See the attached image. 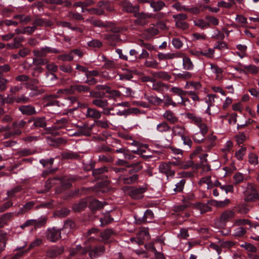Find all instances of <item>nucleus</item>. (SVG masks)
Here are the masks:
<instances>
[{
  "label": "nucleus",
  "instance_id": "f257e3e1",
  "mask_svg": "<svg viewBox=\"0 0 259 259\" xmlns=\"http://www.w3.org/2000/svg\"><path fill=\"white\" fill-rule=\"evenodd\" d=\"M47 239L52 242H55L61 238V229L55 227L48 229L46 232Z\"/></svg>",
  "mask_w": 259,
  "mask_h": 259
},
{
  "label": "nucleus",
  "instance_id": "f03ea898",
  "mask_svg": "<svg viewBox=\"0 0 259 259\" xmlns=\"http://www.w3.org/2000/svg\"><path fill=\"white\" fill-rule=\"evenodd\" d=\"M147 188L144 187L136 188L134 187H128L127 193L134 199H139L143 197V193L146 192Z\"/></svg>",
  "mask_w": 259,
  "mask_h": 259
},
{
  "label": "nucleus",
  "instance_id": "7ed1b4c3",
  "mask_svg": "<svg viewBox=\"0 0 259 259\" xmlns=\"http://www.w3.org/2000/svg\"><path fill=\"white\" fill-rule=\"evenodd\" d=\"M135 17L137 19L134 20V23L139 26H143L148 22V19L151 17L150 14L144 12H136L134 14Z\"/></svg>",
  "mask_w": 259,
  "mask_h": 259
},
{
  "label": "nucleus",
  "instance_id": "20e7f679",
  "mask_svg": "<svg viewBox=\"0 0 259 259\" xmlns=\"http://www.w3.org/2000/svg\"><path fill=\"white\" fill-rule=\"evenodd\" d=\"M258 198V194L253 186H248L245 193L244 201L246 202H253Z\"/></svg>",
  "mask_w": 259,
  "mask_h": 259
},
{
  "label": "nucleus",
  "instance_id": "39448f33",
  "mask_svg": "<svg viewBox=\"0 0 259 259\" xmlns=\"http://www.w3.org/2000/svg\"><path fill=\"white\" fill-rule=\"evenodd\" d=\"M134 218L136 223L140 225L142 223L150 222L154 218V214L151 210L147 209L143 216L140 217L138 215H135Z\"/></svg>",
  "mask_w": 259,
  "mask_h": 259
},
{
  "label": "nucleus",
  "instance_id": "423d86ee",
  "mask_svg": "<svg viewBox=\"0 0 259 259\" xmlns=\"http://www.w3.org/2000/svg\"><path fill=\"white\" fill-rule=\"evenodd\" d=\"M235 217V211L233 210H226L223 211L219 217L221 226L225 227L226 223Z\"/></svg>",
  "mask_w": 259,
  "mask_h": 259
},
{
  "label": "nucleus",
  "instance_id": "0eeeda50",
  "mask_svg": "<svg viewBox=\"0 0 259 259\" xmlns=\"http://www.w3.org/2000/svg\"><path fill=\"white\" fill-rule=\"evenodd\" d=\"M28 123L33 122L31 128H45L47 126V121L45 117H32L28 121Z\"/></svg>",
  "mask_w": 259,
  "mask_h": 259
},
{
  "label": "nucleus",
  "instance_id": "6e6552de",
  "mask_svg": "<svg viewBox=\"0 0 259 259\" xmlns=\"http://www.w3.org/2000/svg\"><path fill=\"white\" fill-rule=\"evenodd\" d=\"M159 33V30L157 28L155 27L154 24H150L149 27L145 29L143 32V35L144 37L147 40H150Z\"/></svg>",
  "mask_w": 259,
  "mask_h": 259
},
{
  "label": "nucleus",
  "instance_id": "1a4fd4ad",
  "mask_svg": "<svg viewBox=\"0 0 259 259\" xmlns=\"http://www.w3.org/2000/svg\"><path fill=\"white\" fill-rule=\"evenodd\" d=\"M90 198L86 197L81 199L79 202L75 203L72 206L74 212H80L83 210L88 206Z\"/></svg>",
  "mask_w": 259,
  "mask_h": 259
},
{
  "label": "nucleus",
  "instance_id": "9d476101",
  "mask_svg": "<svg viewBox=\"0 0 259 259\" xmlns=\"http://www.w3.org/2000/svg\"><path fill=\"white\" fill-rule=\"evenodd\" d=\"M159 170L161 173L165 174L167 178L172 177L175 175V170L172 169L171 166L166 162L161 163L159 166Z\"/></svg>",
  "mask_w": 259,
  "mask_h": 259
},
{
  "label": "nucleus",
  "instance_id": "9b49d317",
  "mask_svg": "<svg viewBox=\"0 0 259 259\" xmlns=\"http://www.w3.org/2000/svg\"><path fill=\"white\" fill-rule=\"evenodd\" d=\"M64 250V247L63 246H54L49 248L46 252L47 256L51 258H55L58 255L63 253Z\"/></svg>",
  "mask_w": 259,
  "mask_h": 259
},
{
  "label": "nucleus",
  "instance_id": "f8f14e48",
  "mask_svg": "<svg viewBox=\"0 0 259 259\" xmlns=\"http://www.w3.org/2000/svg\"><path fill=\"white\" fill-rule=\"evenodd\" d=\"M121 6L122 8V10L127 13H136L139 11V6L136 5L133 6L132 4L128 1H123L121 3Z\"/></svg>",
  "mask_w": 259,
  "mask_h": 259
},
{
  "label": "nucleus",
  "instance_id": "ddd939ff",
  "mask_svg": "<svg viewBox=\"0 0 259 259\" xmlns=\"http://www.w3.org/2000/svg\"><path fill=\"white\" fill-rule=\"evenodd\" d=\"M18 109L22 114L26 116H31L36 113L35 107L31 105L20 106Z\"/></svg>",
  "mask_w": 259,
  "mask_h": 259
},
{
  "label": "nucleus",
  "instance_id": "4468645a",
  "mask_svg": "<svg viewBox=\"0 0 259 259\" xmlns=\"http://www.w3.org/2000/svg\"><path fill=\"white\" fill-rule=\"evenodd\" d=\"M102 113L95 108H87L85 116L88 118H92L95 120H98L101 117Z\"/></svg>",
  "mask_w": 259,
  "mask_h": 259
},
{
  "label": "nucleus",
  "instance_id": "2eb2a0df",
  "mask_svg": "<svg viewBox=\"0 0 259 259\" xmlns=\"http://www.w3.org/2000/svg\"><path fill=\"white\" fill-rule=\"evenodd\" d=\"M78 179V177L74 176H71L68 178L64 177L61 180L62 187L64 189H68L72 186V182L77 181Z\"/></svg>",
  "mask_w": 259,
  "mask_h": 259
},
{
  "label": "nucleus",
  "instance_id": "dca6fc26",
  "mask_svg": "<svg viewBox=\"0 0 259 259\" xmlns=\"http://www.w3.org/2000/svg\"><path fill=\"white\" fill-rule=\"evenodd\" d=\"M163 117L170 123L175 124L178 122L179 118L171 110H166L163 114Z\"/></svg>",
  "mask_w": 259,
  "mask_h": 259
},
{
  "label": "nucleus",
  "instance_id": "f3484780",
  "mask_svg": "<svg viewBox=\"0 0 259 259\" xmlns=\"http://www.w3.org/2000/svg\"><path fill=\"white\" fill-rule=\"evenodd\" d=\"M61 156L62 160H78L80 157L77 153L72 151L62 152Z\"/></svg>",
  "mask_w": 259,
  "mask_h": 259
},
{
  "label": "nucleus",
  "instance_id": "a211bd4d",
  "mask_svg": "<svg viewBox=\"0 0 259 259\" xmlns=\"http://www.w3.org/2000/svg\"><path fill=\"white\" fill-rule=\"evenodd\" d=\"M169 88L168 84L161 81H155L152 87V89L159 93H162L165 90H167Z\"/></svg>",
  "mask_w": 259,
  "mask_h": 259
},
{
  "label": "nucleus",
  "instance_id": "6ab92c4d",
  "mask_svg": "<svg viewBox=\"0 0 259 259\" xmlns=\"http://www.w3.org/2000/svg\"><path fill=\"white\" fill-rule=\"evenodd\" d=\"M93 126L94 125L89 126L88 123H85L82 126H77L79 130L80 134H81L82 136L87 137H90L91 136V131Z\"/></svg>",
  "mask_w": 259,
  "mask_h": 259
},
{
  "label": "nucleus",
  "instance_id": "aec40b11",
  "mask_svg": "<svg viewBox=\"0 0 259 259\" xmlns=\"http://www.w3.org/2000/svg\"><path fill=\"white\" fill-rule=\"evenodd\" d=\"M104 38L107 40L110 46H115V42L120 40V36L119 34H107L104 35Z\"/></svg>",
  "mask_w": 259,
  "mask_h": 259
},
{
  "label": "nucleus",
  "instance_id": "412c9836",
  "mask_svg": "<svg viewBox=\"0 0 259 259\" xmlns=\"http://www.w3.org/2000/svg\"><path fill=\"white\" fill-rule=\"evenodd\" d=\"M35 203L34 201H29L25 204L23 207H21L19 210L15 213L16 216L22 215L25 213L27 212L35 205Z\"/></svg>",
  "mask_w": 259,
  "mask_h": 259
},
{
  "label": "nucleus",
  "instance_id": "4be33fe9",
  "mask_svg": "<svg viewBox=\"0 0 259 259\" xmlns=\"http://www.w3.org/2000/svg\"><path fill=\"white\" fill-rule=\"evenodd\" d=\"M150 5L153 9L154 12H158L161 10L164 7H166L165 3L162 1H155L151 0Z\"/></svg>",
  "mask_w": 259,
  "mask_h": 259
},
{
  "label": "nucleus",
  "instance_id": "5701e85b",
  "mask_svg": "<svg viewBox=\"0 0 259 259\" xmlns=\"http://www.w3.org/2000/svg\"><path fill=\"white\" fill-rule=\"evenodd\" d=\"M151 74L156 78L161 79L165 81H168L171 78V75L165 71L152 72Z\"/></svg>",
  "mask_w": 259,
  "mask_h": 259
},
{
  "label": "nucleus",
  "instance_id": "b1692460",
  "mask_svg": "<svg viewBox=\"0 0 259 259\" xmlns=\"http://www.w3.org/2000/svg\"><path fill=\"white\" fill-rule=\"evenodd\" d=\"M88 248L82 247L80 245H77L75 248H72L70 250V255L74 256L75 254H84L88 252Z\"/></svg>",
  "mask_w": 259,
  "mask_h": 259
},
{
  "label": "nucleus",
  "instance_id": "393cba45",
  "mask_svg": "<svg viewBox=\"0 0 259 259\" xmlns=\"http://www.w3.org/2000/svg\"><path fill=\"white\" fill-rule=\"evenodd\" d=\"M67 123L68 120L64 118H62L61 119L57 120L54 126H53L52 128L47 129V131H48V133H53V132H52V129L55 130L63 128L65 125Z\"/></svg>",
  "mask_w": 259,
  "mask_h": 259
},
{
  "label": "nucleus",
  "instance_id": "a878e982",
  "mask_svg": "<svg viewBox=\"0 0 259 259\" xmlns=\"http://www.w3.org/2000/svg\"><path fill=\"white\" fill-rule=\"evenodd\" d=\"M139 178V175L138 174H134L133 176L129 177H122L119 176L118 179L122 181L123 183L125 184H131L137 182Z\"/></svg>",
  "mask_w": 259,
  "mask_h": 259
},
{
  "label": "nucleus",
  "instance_id": "bb28decb",
  "mask_svg": "<svg viewBox=\"0 0 259 259\" xmlns=\"http://www.w3.org/2000/svg\"><path fill=\"white\" fill-rule=\"evenodd\" d=\"M58 98V96L56 95H50L46 97L45 99L48 101L46 104V106H60V102L55 100L54 99Z\"/></svg>",
  "mask_w": 259,
  "mask_h": 259
},
{
  "label": "nucleus",
  "instance_id": "cd10ccee",
  "mask_svg": "<svg viewBox=\"0 0 259 259\" xmlns=\"http://www.w3.org/2000/svg\"><path fill=\"white\" fill-rule=\"evenodd\" d=\"M127 167L131 168L128 172L130 174H132L140 171L143 168V166L141 165V162L138 161L127 165Z\"/></svg>",
  "mask_w": 259,
  "mask_h": 259
},
{
  "label": "nucleus",
  "instance_id": "c85d7f7f",
  "mask_svg": "<svg viewBox=\"0 0 259 259\" xmlns=\"http://www.w3.org/2000/svg\"><path fill=\"white\" fill-rule=\"evenodd\" d=\"M156 130L159 133H163L169 132L171 127L166 121H163L157 125Z\"/></svg>",
  "mask_w": 259,
  "mask_h": 259
},
{
  "label": "nucleus",
  "instance_id": "c756f323",
  "mask_svg": "<svg viewBox=\"0 0 259 259\" xmlns=\"http://www.w3.org/2000/svg\"><path fill=\"white\" fill-rule=\"evenodd\" d=\"M149 103L153 106H160L163 102V100L157 96H150L146 98Z\"/></svg>",
  "mask_w": 259,
  "mask_h": 259
},
{
  "label": "nucleus",
  "instance_id": "7c9ffc66",
  "mask_svg": "<svg viewBox=\"0 0 259 259\" xmlns=\"http://www.w3.org/2000/svg\"><path fill=\"white\" fill-rule=\"evenodd\" d=\"M90 199H91L90 198ZM89 202L90 208L94 211L100 209L104 206L102 202L95 199H93L92 200H90Z\"/></svg>",
  "mask_w": 259,
  "mask_h": 259
},
{
  "label": "nucleus",
  "instance_id": "2f4dec72",
  "mask_svg": "<svg viewBox=\"0 0 259 259\" xmlns=\"http://www.w3.org/2000/svg\"><path fill=\"white\" fill-rule=\"evenodd\" d=\"M114 234V232L112 229H106L100 233V236L101 238V241L104 242H106L111 236Z\"/></svg>",
  "mask_w": 259,
  "mask_h": 259
},
{
  "label": "nucleus",
  "instance_id": "473e14b6",
  "mask_svg": "<svg viewBox=\"0 0 259 259\" xmlns=\"http://www.w3.org/2000/svg\"><path fill=\"white\" fill-rule=\"evenodd\" d=\"M13 213L8 212L2 215L0 217V228H3L5 225H7L8 222L13 217Z\"/></svg>",
  "mask_w": 259,
  "mask_h": 259
},
{
  "label": "nucleus",
  "instance_id": "72a5a7b5",
  "mask_svg": "<svg viewBox=\"0 0 259 259\" xmlns=\"http://www.w3.org/2000/svg\"><path fill=\"white\" fill-rule=\"evenodd\" d=\"M195 208L198 209L201 213H204L211 210V208L206 204L197 202L194 204Z\"/></svg>",
  "mask_w": 259,
  "mask_h": 259
},
{
  "label": "nucleus",
  "instance_id": "f704fd0d",
  "mask_svg": "<svg viewBox=\"0 0 259 259\" xmlns=\"http://www.w3.org/2000/svg\"><path fill=\"white\" fill-rule=\"evenodd\" d=\"M186 116L187 118L191 120V122L197 125L200 122L203 120L201 117L197 116L194 113H187L186 114Z\"/></svg>",
  "mask_w": 259,
  "mask_h": 259
},
{
  "label": "nucleus",
  "instance_id": "c9c22d12",
  "mask_svg": "<svg viewBox=\"0 0 259 259\" xmlns=\"http://www.w3.org/2000/svg\"><path fill=\"white\" fill-rule=\"evenodd\" d=\"M35 30V27L27 26L23 28H17L15 29V32L17 34L21 33H27L28 34H31Z\"/></svg>",
  "mask_w": 259,
  "mask_h": 259
},
{
  "label": "nucleus",
  "instance_id": "e433bc0d",
  "mask_svg": "<svg viewBox=\"0 0 259 259\" xmlns=\"http://www.w3.org/2000/svg\"><path fill=\"white\" fill-rule=\"evenodd\" d=\"M96 99L92 101L93 105L102 108H104L108 105V102L106 99Z\"/></svg>",
  "mask_w": 259,
  "mask_h": 259
},
{
  "label": "nucleus",
  "instance_id": "4c0bfd02",
  "mask_svg": "<svg viewBox=\"0 0 259 259\" xmlns=\"http://www.w3.org/2000/svg\"><path fill=\"white\" fill-rule=\"evenodd\" d=\"M185 129L184 127L176 125L173 126L172 128V134L174 136H179L181 138H183L184 136Z\"/></svg>",
  "mask_w": 259,
  "mask_h": 259
},
{
  "label": "nucleus",
  "instance_id": "58836bf2",
  "mask_svg": "<svg viewBox=\"0 0 259 259\" xmlns=\"http://www.w3.org/2000/svg\"><path fill=\"white\" fill-rule=\"evenodd\" d=\"M14 18L19 20V23L21 24H27L31 20V18L29 16H26L24 14L16 15Z\"/></svg>",
  "mask_w": 259,
  "mask_h": 259
},
{
  "label": "nucleus",
  "instance_id": "ea45409f",
  "mask_svg": "<svg viewBox=\"0 0 259 259\" xmlns=\"http://www.w3.org/2000/svg\"><path fill=\"white\" fill-rule=\"evenodd\" d=\"M186 89H193L195 92L201 88V84L199 82L189 81L187 82L185 87Z\"/></svg>",
  "mask_w": 259,
  "mask_h": 259
},
{
  "label": "nucleus",
  "instance_id": "a19ab883",
  "mask_svg": "<svg viewBox=\"0 0 259 259\" xmlns=\"http://www.w3.org/2000/svg\"><path fill=\"white\" fill-rule=\"evenodd\" d=\"M25 38L22 36H19L15 37L13 39V42L12 43V48L18 49L22 47L21 42L24 41Z\"/></svg>",
  "mask_w": 259,
  "mask_h": 259
},
{
  "label": "nucleus",
  "instance_id": "79ce46f5",
  "mask_svg": "<svg viewBox=\"0 0 259 259\" xmlns=\"http://www.w3.org/2000/svg\"><path fill=\"white\" fill-rule=\"evenodd\" d=\"M163 102L164 105L165 107H168L170 105L172 106L173 107H176L177 104L176 102H175L171 97H170L168 95L166 94L163 96Z\"/></svg>",
  "mask_w": 259,
  "mask_h": 259
},
{
  "label": "nucleus",
  "instance_id": "37998d69",
  "mask_svg": "<svg viewBox=\"0 0 259 259\" xmlns=\"http://www.w3.org/2000/svg\"><path fill=\"white\" fill-rule=\"evenodd\" d=\"M94 123L96 126L102 128L107 129L109 128L110 126L109 121L106 119L104 120L98 119L95 120Z\"/></svg>",
  "mask_w": 259,
  "mask_h": 259
},
{
  "label": "nucleus",
  "instance_id": "c03bdc74",
  "mask_svg": "<svg viewBox=\"0 0 259 259\" xmlns=\"http://www.w3.org/2000/svg\"><path fill=\"white\" fill-rule=\"evenodd\" d=\"M103 60L105 62L103 67L106 69H113L116 67L114 61L107 60L105 56H103Z\"/></svg>",
  "mask_w": 259,
  "mask_h": 259
},
{
  "label": "nucleus",
  "instance_id": "a18cd8bd",
  "mask_svg": "<svg viewBox=\"0 0 259 259\" xmlns=\"http://www.w3.org/2000/svg\"><path fill=\"white\" fill-rule=\"evenodd\" d=\"M7 234L3 230H0V243L3 244V246L0 248V252H2L6 246L7 241Z\"/></svg>",
  "mask_w": 259,
  "mask_h": 259
},
{
  "label": "nucleus",
  "instance_id": "49530a36",
  "mask_svg": "<svg viewBox=\"0 0 259 259\" xmlns=\"http://www.w3.org/2000/svg\"><path fill=\"white\" fill-rule=\"evenodd\" d=\"M16 102L19 104H25L29 103L30 99L29 97L26 96L25 95H21L16 97Z\"/></svg>",
  "mask_w": 259,
  "mask_h": 259
},
{
  "label": "nucleus",
  "instance_id": "de8ad7c7",
  "mask_svg": "<svg viewBox=\"0 0 259 259\" xmlns=\"http://www.w3.org/2000/svg\"><path fill=\"white\" fill-rule=\"evenodd\" d=\"M22 190V187L20 186L15 187L10 190L7 191V194L9 198H13L15 196V194Z\"/></svg>",
  "mask_w": 259,
  "mask_h": 259
},
{
  "label": "nucleus",
  "instance_id": "09e8293b",
  "mask_svg": "<svg viewBox=\"0 0 259 259\" xmlns=\"http://www.w3.org/2000/svg\"><path fill=\"white\" fill-rule=\"evenodd\" d=\"M183 67L185 69L191 70L193 68V65L191 62L190 59L188 57H184L183 59Z\"/></svg>",
  "mask_w": 259,
  "mask_h": 259
},
{
  "label": "nucleus",
  "instance_id": "8fccbe9b",
  "mask_svg": "<svg viewBox=\"0 0 259 259\" xmlns=\"http://www.w3.org/2000/svg\"><path fill=\"white\" fill-rule=\"evenodd\" d=\"M90 97L94 98H103L105 97V93L101 91H90Z\"/></svg>",
  "mask_w": 259,
  "mask_h": 259
},
{
  "label": "nucleus",
  "instance_id": "3c124183",
  "mask_svg": "<svg viewBox=\"0 0 259 259\" xmlns=\"http://www.w3.org/2000/svg\"><path fill=\"white\" fill-rule=\"evenodd\" d=\"M106 93L109 95L108 96H107L108 98H117L120 96V93L118 91L111 90L110 87H109V89L107 91Z\"/></svg>",
  "mask_w": 259,
  "mask_h": 259
},
{
  "label": "nucleus",
  "instance_id": "603ef678",
  "mask_svg": "<svg viewBox=\"0 0 259 259\" xmlns=\"http://www.w3.org/2000/svg\"><path fill=\"white\" fill-rule=\"evenodd\" d=\"M186 183L185 179H182L179 182L176 184V188L174 189L176 193L181 192L184 189V185Z\"/></svg>",
  "mask_w": 259,
  "mask_h": 259
},
{
  "label": "nucleus",
  "instance_id": "864d4df0",
  "mask_svg": "<svg viewBox=\"0 0 259 259\" xmlns=\"http://www.w3.org/2000/svg\"><path fill=\"white\" fill-rule=\"evenodd\" d=\"M157 56L159 60H163L173 59L175 55L172 53L163 54L160 53L157 55Z\"/></svg>",
  "mask_w": 259,
  "mask_h": 259
},
{
  "label": "nucleus",
  "instance_id": "5fc2aeb1",
  "mask_svg": "<svg viewBox=\"0 0 259 259\" xmlns=\"http://www.w3.org/2000/svg\"><path fill=\"white\" fill-rule=\"evenodd\" d=\"M197 126H198L200 129L201 135L205 136L207 133L208 127L207 125L203 122V120H202Z\"/></svg>",
  "mask_w": 259,
  "mask_h": 259
},
{
  "label": "nucleus",
  "instance_id": "6e6d98bb",
  "mask_svg": "<svg viewBox=\"0 0 259 259\" xmlns=\"http://www.w3.org/2000/svg\"><path fill=\"white\" fill-rule=\"evenodd\" d=\"M75 89L76 91L79 93L88 92H90V89L88 86L81 84L75 85Z\"/></svg>",
  "mask_w": 259,
  "mask_h": 259
},
{
  "label": "nucleus",
  "instance_id": "4d7b16f0",
  "mask_svg": "<svg viewBox=\"0 0 259 259\" xmlns=\"http://www.w3.org/2000/svg\"><path fill=\"white\" fill-rule=\"evenodd\" d=\"M107 168L106 166H103L100 168L93 169L92 174L93 176L96 177L98 176L107 171Z\"/></svg>",
  "mask_w": 259,
  "mask_h": 259
},
{
  "label": "nucleus",
  "instance_id": "13d9d810",
  "mask_svg": "<svg viewBox=\"0 0 259 259\" xmlns=\"http://www.w3.org/2000/svg\"><path fill=\"white\" fill-rule=\"evenodd\" d=\"M57 59L62 61H71L73 59V56L71 53H70L68 54L59 55L57 57Z\"/></svg>",
  "mask_w": 259,
  "mask_h": 259
},
{
  "label": "nucleus",
  "instance_id": "bf43d9fd",
  "mask_svg": "<svg viewBox=\"0 0 259 259\" xmlns=\"http://www.w3.org/2000/svg\"><path fill=\"white\" fill-rule=\"evenodd\" d=\"M24 246L20 248H17L16 250H19V251L17 253H16L13 256H11V257L13 259H19L20 258L23 254L27 252V250H23V248Z\"/></svg>",
  "mask_w": 259,
  "mask_h": 259
},
{
  "label": "nucleus",
  "instance_id": "052dcab7",
  "mask_svg": "<svg viewBox=\"0 0 259 259\" xmlns=\"http://www.w3.org/2000/svg\"><path fill=\"white\" fill-rule=\"evenodd\" d=\"M246 233V230L245 228L240 227L236 228L234 230V236L235 237H241L245 234Z\"/></svg>",
  "mask_w": 259,
  "mask_h": 259
},
{
  "label": "nucleus",
  "instance_id": "680f3d73",
  "mask_svg": "<svg viewBox=\"0 0 259 259\" xmlns=\"http://www.w3.org/2000/svg\"><path fill=\"white\" fill-rule=\"evenodd\" d=\"M170 91H171V92L174 93L175 94L177 95L180 96L181 97H183V96L186 95L187 91H183L182 89H181L180 88L172 87L170 89Z\"/></svg>",
  "mask_w": 259,
  "mask_h": 259
},
{
  "label": "nucleus",
  "instance_id": "e2e57ef3",
  "mask_svg": "<svg viewBox=\"0 0 259 259\" xmlns=\"http://www.w3.org/2000/svg\"><path fill=\"white\" fill-rule=\"evenodd\" d=\"M233 179L234 180V184L237 185L244 180V176L240 172H237L233 176Z\"/></svg>",
  "mask_w": 259,
  "mask_h": 259
},
{
  "label": "nucleus",
  "instance_id": "0e129e2a",
  "mask_svg": "<svg viewBox=\"0 0 259 259\" xmlns=\"http://www.w3.org/2000/svg\"><path fill=\"white\" fill-rule=\"evenodd\" d=\"M34 152H32L30 149H23L19 150L17 152V155H18L19 156L23 157V156H27L29 155H31L33 154H34Z\"/></svg>",
  "mask_w": 259,
  "mask_h": 259
},
{
  "label": "nucleus",
  "instance_id": "69168bd1",
  "mask_svg": "<svg viewBox=\"0 0 259 259\" xmlns=\"http://www.w3.org/2000/svg\"><path fill=\"white\" fill-rule=\"evenodd\" d=\"M144 65L147 67L157 68L158 67L159 63L155 60H146L144 63Z\"/></svg>",
  "mask_w": 259,
  "mask_h": 259
},
{
  "label": "nucleus",
  "instance_id": "338daca9",
  "mask_svg": "<svg viewBox=\"0 0 259 259\" xmlns=\"http://www.w3.org/2000/svg\"><path fill=\"white\" fill-rule=\"evenodd\" d=\"M199 184L200 185H202L203 184H207L208 185V188L211 187L212 184L211 181V177L207 176L201 178L199 182Z\"/></svg>",
  "mask_w": 259,
  "mask_h": 259
},
{
  "label": "nucleus",
  "instance_id": "774afa93",
  "mask_svg": "<svg viewBox=\"0 0 259 259\" xmlns=\"http://www.w3.org/2000/svg\"><path fill=\"white\" fill-rule=\"evenodd\" d=\"M246 148L245 147H241L239 150L235 153V156L239 160L243 159V157L245 154Z\"/></svg>",
  "mask_w": 259,
  "mask_h": 259
}]
</instances>
